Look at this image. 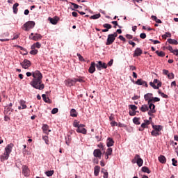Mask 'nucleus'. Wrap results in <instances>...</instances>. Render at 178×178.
<instances>
[{
    "label": "nucleus",
    "instance_id": "nucleus-1",
    "mask_svg": "<svg viewBox=\"0 0 178 178\" xmlns=\"http://www.w3.org/2000/svg\"><path fill=\"white\" fill-rule=\"evenodd\" d=\"M26 74L27 77H30V76L33 77L32 81L30 82L31 87L36 90H44L45 88V85L42 83V74L40 71L36 70L32 73L28 72Z\"/></svg>",
    "mask_w": 178,
    "mask_h": 178
},
{
    "label": "nucleus",
    "instance_id": "nucleus-2",
    "mask_svg": "<svg viewBox=\"0 0 178 178\" xmlns=\"http://www.w3.org/2000/svg\"><path fill=\"white\" fill-rule=\"evenodd\" d=\"M145 101H148L150 111L148 112L149 116H152V113H155V105L152 102H156V97H153L152 93H147L144 96Z\"/></svg>",
    "mask_w": 178,
    "mask_h": 178
},
{
    "label": "nucleus",
    "instance_id": "nucleus-3",
    "mask_svg": "<svg viewBox=\"0 0 178 178\" xmlns=\"http://www.w3.org/2000/svg\"><path fill=\"white\" fill-rule=\"evenodd\" d=\"M13 147H15V145H13V143H10L5 147V152L3 155L0 157L1 162L9 159V155H10V152H12V148H13Z\"/></svg>",
    "mask_w": 178,
    "mask_h": 178
},
{
    "label": "nucleus",
    "instance_id": "nucleus-4",
    "mask_svg": "<svg viewBox=\"0 0 178 178\" xmlns=\"http://www.w3.org/2000/svg\"><path fill=\"white\" fill-rule=\"evenodd\" d=\"M34 26H35V22H34V21H29L24 24V30L25 31H29V30H31V29H34Z\"/></svg>",
    "mask_w": 178,
    "mask_h": 178
},
{
    "label": "nucleus",
    "instance_id": "nucleus-5",
    "mask_svg": "<svg viewBox=\"0 0 178 178\" xmlns=\"http://www.w3.org/2000/svg\"><path fill=\"white\" fill-rule=\"evenodd\" d=\"M20 65L23 69H29L31 66V61L27 59H24L23 62L20 63Z\"/></svg>",
    "mask_w": 178,
    "mask_h": 178
},
{
    "label": "nucleus",
    "instance_id": "nucleus-6",
    "mask_svg": "<svg viewBox=\"0 0 178 178\" xmlns=\"http://www.w3.org/2000/svg\"><path fill=\"white\" fill-rule=\"evenodd\" d=\"M22 175H24L25 177L30 176V169H29L27 165H22Z\"/></svg>",
    "mask_w": 178,
    "mask_h": 178
},
{
    "label": "nucleus",
    "instance_id": "nucleus-7",
    "mask_svg": "<svg viewBox=\"0 0 178 178\" xmlns=\"http://www.w3.org/2000/svg\"><path fill=\"white\" fill-rule=\"evenodd\" d=\"M86 125L81 124L80 127L76 129V133H81L82 134H87V129H86Z\"/></svg>",
    "mask_w": 178,
    "mask_h": 178
},
{
    "label": "nucleus",
    "instance_id": "nucleus-8",
    "mask_svg": "<svg viewBox=\"0 0 178 178\" xmlns=\"http://www.w3.org/2000/svg\"><path fill=\"white\" fill-rule=\"evenodd\" d=\"M96 67L97 70H101V69H106V67H108V65L105 63H102V61H99L96 65Z\"/></svg>",
    "mask_w": 178,
    "mask_h": 178
},
{
    "label": "nucleus",
    "instance_id": "nucleus-9",
    "mask_svg": "<svg viewBox=\"0 0 178 178\" xmlns=\"http://www.w3.org/2000/svg\"><path fill=\"white\" fill-rule=\"evenodd\" d=\"M65 86H67V87H72V86H74L76 84L74 78L72 79H68L65 80Z\"/></svg>",
    "mask_w": 178,
    "mask_h": 178
},
{
    "label": "nucleus",
    "instance_id": "nucleus-10",
    "mask_svg": "<svg viewBox=\"0 0 178 178\" xmlns=\"http://www.w3.org/2000/svg\"><path fill=\"white\" fill-rule=\"evenodd\" d=\"M115 38L111 34L108 35L107 41L106 42V45H112L113 42H115Z\"/></svg>",
    "mask_w": 178,
    "mask_h": 178
},
{
    "label": "nucleus",
    "instance_id": "nucleus-11",
    "mask_svg": "<svg viewBox=\"0 0 178 178\" xmlns=\"http://www.w3.org/2000/svg\"><path fill=\"white\" fill-rule=\"evenodd\" d=\"M135 159H136V163H137L138 166H139V167L143 166V163H144V161L143 160V159H141L140 157V155L136 154Z\"/></svg>",
    "mask_w": 178,
    "mask_h": 178
},
{
    "label": "nucleus",
    "instance_id": "nucleus-12",
    "mask_svg": "<svg viewBox=\"0 0 178 178\" xmlns=\"http://www.w3.org/2000/svg\"><path fill=\"white\" fill-rule=\"evenodd\" d=\"M135 84H137V86H144L145 87H148V84L147 83V81L143 80L142 79H138Z\"/></svg>",
    "mask_w": 178,
    "mask_h": 178
},
{
    "label": "nucleus",
    "instance_id": "nucleus-13",
    "mask_svg": "<svg viewBox=\"0 0 178 178\" xmlns=\"http://www.w3.org/2000/svg\"><path fill=\"white\" fill-rule=\"evenodd\" d=\"M141 55H143V50L140 48L137 47L133 54L134 58H136V56H141Z\"/></svg>",
    "mask_w": 178,
    "mask_h": 178
},
{
    "label": "nucleus",
    "instance_id": "nucleus-14",
    "mask_svg": "<svg viewBox=\"0 0 178 178\" xmlns=\"http://www.w3.org/2000/svg\"><path fill=\"white\" fill-rule=\"evenodd\" d=\"M41 38H42V35L39 33H35L33 37L29 36V40H33V41H39Z\"/></svg>",
    "mask_w": 178,
    "mask_h": 178
},
{
    "label": "nucleus",
    "instance_id": "nucleus-15",
    "mask_svg": "<svg viewBox=\"0 0 178 178\" xmlns=\"http://www.w3.org/2000/svg\"><path fill=\"white\" fill-rule=\"evenodd\" d=\"M93 155L95 158H99V159H101L102 152H101V150L99 149H96L93 152Z\"/></svg>",
    "mask_w": 178,
    "mask_h": 178
},
{
    "label": "nucleus",
    "instance_id": "nucleus-16",
    "mask_svg": "<svg viewBox=\"0 0 178 178\" xmlns=\"http://www.w3.org/2000/svg\"><path fill=\"white\" fill-rule=\"evenodd\" d=\"M19 106H18L19 111H22V109H26L27 105H26V101L20 100L19 101Z\"/></svg>",
    "mask_w": 178,
    "mask_h": 178
},
{
    "label": "nucleus",
    "instance_id": "nucleus-17",
    "mask_svg": "<svg viewBox=\"0 0 178 178\" xmlns=\"http://www.w3.org/2000/svg\"><path fill=\"white\" fill-rule=\"evenodd\" d=\"M140 111L141 112H151V108H149V104L147 105V104H144L142 105V106L140 107Z\"/></svg>",
    "mask_w": 178,
    "mask_h": 178
},
{
    "label": "nucleus",
    "instance_id": "nucleus-18",
    "mask_svg": "<svg viewBox=\"0 0 178 178\" xmlns=\"http://www.w3.org/2000/svg\"><path fill=\"white\" fill-rule=\"evenodd\" d=\"M95 66H97V65H95V63L92 62L88 70L89 73L92 74V73L95 72Z\"/></svg>",
    "mask_w": 178,
    "mask_h": 178
},
{
    "label": "nucleus",
    "instance_id": "nucleus-19",
    "mask_svg": "<svg viewBox=\"0 0 178 178\" xmlns=\"http://www.w3.org/2000/svg\"><path fill=\"white\" fill-rule=\"evenodd\" d=\"M113 144H115V141L112 138H108L106 140V145L107 147H113Z\"/></svg>",
    "mask_w": 178,
    "mask_h": 178
},
{
    "label": "nucleus",
    "instance_id": "nucleus-20",
    "mask_svg": "<svg viewBox=\"0 0 178 178\" xmlns=\"http://www.w3.org/2000/svg\"><path fill=\"white\" fill-rule=\"evenodd\" d=\"M42 129L43 130V132L45 133V134H49V133H51V130H49V127L48 126V124H43Z\"/></svg>",
    "mask_w": 178,
    "mask_h": 178
},
{
    "label": "nucleus",
    "instance_id": "nucleus-21",
    "mask_svg": "<svg viewBox=\"0 0 178 178\" xmlns=\"http://www.w3.org/2000/svg\"><path fill=\"white\" fill-rule=\"evenodd\" d=\"M49 20L51 24H58V22H59V18L58 17H55L54 18L49 17Z\"/></svg>",
    "mask_w": 178,
    "mask_h": 178
},
{
    "label": "nucleus",
    "instance_id": "nucleus-22",
    "mask_svg": "<svg viewBox=\"0 0 178 178\" xmlns=\"http://www.w3.org/2000/svg\"><path fill=\"white\" fill-rule=\"evenodd\" d=\"M148 124H149V120H145V123H143L141 124V128L139 129L140 131H143V130H144V129H145Z\"/></svg>",
    "mask_w": 178,
    "mask_h": 178
},
{
    "label": "nucleus",
    "instance_id": "nucleus-23",
    "mask_svg": "<svg viewBox=\"0 0 178 178\" xmlns=\"http://www.w3.org/2000/svg\"><path fill=\"white\" fill-rule=\"evenodd\" d=\"M101 170V167L96 165L94 168V175L95 176H98L99 175V171Z\"/></svg>",
    "mask_w": 178,
    "mask_h": 178
},
{
    "label": "nucleus",
    "instance_id": "nucleus-24",
    "mask_svg": "<svg viewBox=\"0 0 178 178\" xmlns=\"http://www.w3.org/2000/svg\"><path fill=\"white\" fill-rule=\"evenodd\" d=\"M19 7V3H15L13 6V13L15 15L17 14V12L19 11V9L17 8Z\"/></svg>",
    "mask_w": 178,
    "mask_h": 178
},
{
    "label": "nucleus",
    "instance_id": "nucleus-25",
    "mask_svg": "<svg viewBox=\"0 0 178 178\" xmlns=\"http://www.w3.org/2000/svg\"><path fill=\"white\" fill-rule=\"evenodd\" d=\"M162 130H163V126L157 125L156 126V136H161V134H162V133H161L160 131Z\"/></svg>",
    "mask_w": 178,
    "mask_h": 178
},
{
    "label": "nucleus",
    "instance_id": "nucleus-26",
    "mask_svg": "<svg viewBox=\"0 0 178 178\" xmlns=\"http://www.w3.org/2000/svg\"><path fill=\"white\" fill-rule=\"evenodd\" d=\"M35 48H41V43H40V42H37L36 43L31 46V49H35Z\"/></svg>",
    "mask_w": 178,
    "mask_h": 178
},
{
    "label": "nucleus",
    "instance_id": "nucleus-27",
    "mask_svg": "<svg viewBox=\"0 0 178 178\" xmlns=\"http://www.w3.org/2000/svg\"><path fill=\"white\" fill-rule=\"evenodd\" d=\"M168 44H171L172 45H178V42L177 40H175V39H168Z\"/></svg>",
    "mask_w": 178,
    "mask_h": 178
},
{
    "label": "nucleus",
    "instance_id": "nucleus-28",
    "mask_svg": "<svg viewBox=\"0 0 178 178\" xmlns=\"http://www.w3.org/2000/svg\"><path fill=\"white\" fill-rule=\"evenodd\" d=\"M159 161L160 163H166V157H165L163 155H161L159 156Z\"/></svg>",
    "mask_w": 178,
    "mask_h": 178
},
{
    "label": "nucleus",
    "instance_id": "nucleus-29",
    "mask_svg": "<svg viewBox=\"0 0 178 178\" xmlns=\"http://www.w3.org/2000/svg\"><path fill=\"white\" fill-rule=\"evenodd\" d=\"M70 116H72V118H77V111H76V109L74 108L71 109Z\"/></svg>",
    "mask_w": 178,
    "mask_h": 178
},
{
    "label": "nucleus",
    "instance_id": "nucleus-30",
    "mask_svg": "<svg viewBox=\"0 0 178 178\" xmlns=\"http://www.w3.org/2000/svg\"><path fill=\"white\" fill-rule=\"evenodd\" d=\"M101 172L103 173L104 178H108V170H106L105 168H102Z\"/></svg>",
    "mask_w": 178,
    "mask_h": 178
},
{
    "label": "nucleus",
    "instance_id": "nucleus-31",
    "mask_svg": "<svg viewBox=\"0 0 178 178\" xmlns=\"http://www.w3.org/2000/svg\"><path fill=\"white\" fill-rule=\"evenodd\" d=\"M154 130L151 132L152 136L156 137V125L152 124Z\"/></svg>",
    "mask_w": 178,
    "mask_h": 178
},
{
    "label": "nucleus",
    "instance_id": "nucleus-32",
    "mask_svg": "<svg viewBox=\"0 0 178 178\" xmlns=\"http://www.w3.org/2000/svg\"><path fill=\"white\" fill-rule=\"evenodd\" d=\"M162 37L163 38H164V40H166L168 37L170 38V37H172V33H170V32H166L165 34L162 35Z\"/></svg>",
    "mask_w": 178,
    "mask_h": 178
},
{
    "label": "nucleus",
    "instance_id": "nucleus-33",
    "mask_svg": "<svg viewBox=\"0 0 178 178\" xmlns=\"http://www.w3.org/2000/svg\"><path fill=\"white\" fill-rule=\"evenodd\" d=\"M133 122L134 123V124H140V118L135 117L133 119Z\"/></svg>",
    "mask_w": 178,
    "mask_h": 178
},
{
    "label": "nucleus",
    "instance_id": "nucleus-34",
    "mask_svg": "<svg viewBox=\"0 0 178 178\" xmlns=\"http://www.w3.org/2000/svg\"><path fill=\"white\" fill-rule=\"evenodd\" d=\"M142 172H144V173H151V171H149V169L148 168V167H143L142 168Z\"/></svg>",
    "mask_w": 178,
    "mask_h": 178
},
{
    "label": "nucleus",
    "instance_id": "nucleus-35",
    "mask_svg": "<svg viewBox=\"0 0 178 178\" xmlns=\"http://www.w3.org/2000/svg\"><path fill=\"white\" fill-rule=\"evenodd\" d=\"M155 84H156V79H155L153 82L149 83V86H151V87H153L154 90H156V86Z\"/></svg>",
    "mask_w": 178,
    "mask_h": 178
},
{
    "label": "nucleus",
    "instance_id": "nucleus-36",
    "mask_svg": "<svg viewBox=\"0 0 178 178\" xmlns=\"http://www.w3.org/2000/svg\"><path fill=\"white\" fill-rule=\"evenodd\" d=\"M42 140L45 142V144H47V145H49V139H48V136H42Z\"/></svg>",
    "mask_w": 178,
    "mask_h": 178
},
{
    "label": "nucleus",
    "instance_id": "nucleus-37",
    "mask_svg": "<svg viewBox=\"0 0 178 178\" xmlns=\"http://www.w3.org/2000/svg\"><path fill=\"white\" fill-rule=\"evenodd\" d=\"M158 92H159V95H161V97H162L163 98H168V96L167 95H165V93L162 92L161 91V90H159Z\"/></svg>",
    "mask_w": 178,
    "mask_h": 178
},
{
    "label": "nucleus",
    "instance_id": "nucleus-38",
    "mask_svg": "<svg viewBox=\"0 0 178 178\" xmlns=\"http://www.w3.org/2000/svg\"><path fill=\"white\" fill-rule=\"evenodd\" d=\"M99 17H101V14H96V15H92L90 17V19H99Z\"/></svg>",
    "mask_w": 178,
    "mask_h": 178
},
{
    "label": "nucleus",
    "instance_id": "nucleus-39",
    "mask_svg": "<svg viewBox=\"0 0 178 178\" xmlns=\"http://www.w3.org/2000/svg\"><path fill=\"white\" fill-rule=\"evenodd\" d=\"M113 149L111 147H108L105 153V155H112Z\"/></svg>",
    "mask_w": 178,
    "mask_h": 178
},
{
    "label": "nucleus",
    "instance_id": "nucleus-40",
    "mask_svg": "<svg viewBox=\"0 0 178 178\" xmlns=\"http://www.w3.org/2000/svg\"><path fill=\"white\" fill-rule=\"evenodd\" d=\"M103 27L104 29H107V30H111V29H112V25H111L110 24H103Z\"/></svg>",
    "mask_w": 178,
    "mask_h": 178
},
{
    "label": "nucleus",
    "instance_id": "nucleus-41",
    "mask_svg": "<svg viewBox=\"0 0 178 178\" xmlns=\"http://www.w3.org/2000/svg\"><path fill=\"white\" fill-rule=\"evenodd\" d=\"M73 126L74 127H76L77 129H79V127L81 126V124H80V122L74 121L73 123Z\"/></svg>",
    "mask_w": 178,
    "mask_h": 178
},
{
    "label": "nucleus",
    "instance_id": "nucleus-42",
    "mask_svg": "<svg viewBox=\"0 0 178 178\" xmlns=\"http://www.w3.org/2000/svg\"><path fill=\"white\" fill-rule=\"evenodd\" d=\"M42 97L43 99V101H44V102H49V98L47 97V95L45 94L42 95Z\"/></svg>",
    "mask_w": 178,
    "mask_h": 178
},
{
    "label": "nucleus",
    "instance_id": "nucleus-43",
    "mask_svg": "<svg viewBox=\"0 0 178 178\" xmlns=\"http://www.w3.org/2000/svg\"><path fill=\"white\" fill-rule=\"evenodd\" d=\"M156 54L158 55V56H160V58H163V56H165V52L163 51H156Z\"/></svg>",
    "mask_w": 178,
    "mask_h": 178
},
{
    "label": "nucleus",
    "instance_id": "nucleus-44",
    "mask_svg": "<svg viewBox=\"0 0 178 178\" xmlns=\"http://www.w3.org/2000/svg\"><path fill=\"white\" fill-rule=\"evenodd\" d=\"M45 175L48 176V177H50V176L54 175V170L47 171L45 172Z\"/></svg>",
    "mask_w": 178,
    "mask_h": 178
},
{
    "label": "nucleus",
    "instance_id": "nucleus-45",
    "mask_svg": "<svg viewBox=\"0 0 178 178\" xmlns=\"http://www.w3.org/2000/svg\"><path fill=\"white\" fill-rule=\"evenodd\" d=\"M31 55H37V54H38V51L35 49H32L30 51Z\"/></svg>",
    "mask_w": 178,
    "mask_h": 178
},
{
    "label": "nucleus",
    "instance_id": "nucleus-46",
    "mask_svg": "<svg viewBox=\"0 0 178 178\" xmlns=\"http://www.w3.org/2000/svg\"><path fill=\"white\" fill-rule=\"evenodd\" d=\"M74 80L75 81V84L77 81H79V83H84V81L83 80L82 78H79V79L74 78Z\"/></svg>",
    "mask_w": 178,
    "mask_h": 178
},
{
    "label": "nucleus",
    "instance_id": "nucleus-47",
    "mask_svg": "<svg viewBox=\"0 0 178 178\" xmlns=\"http://www.w3.org/2000/svg\"><path fill=\"white\" fill-rule=\"evenodd\" d=\"M76 55H77L80 62H84V58L80 54H77Z\"/></svg>",
    "mask_w": 178,
    "mask_h": 178
},
{
    "label": "nucleus",
    "instance_id": "nucleus-48",
    "mask_svg": "<svg viewBox=\"0 0 178 178\" xmlns=\"http://www.w3.org/2000/svg\"><path fill=\"white\" fill-rule=\"evenodd\" d=\"M58 108H53L52 110H51V113H52V115H55L56 113H58Z\"/></svg>",
    "mask_w": 178,
    "mask_h": 178
},
{
    "label": "nucleus",
    "instance_id": "nucleus-49",
    "mask_svg": "<svg viewBox=\"0 0 178 178\" xmlns=\"http://www.w3.org/2000/svg\"><path fill=\"white\" fill-rule=\"evenodd\" d=\"M70 3L74 7V9H79V8H80V6L77 5L75 3L70 2Z\"/></svg>",
    "mask_w": 178,
    "mask_h": 178
},
{
    "label": "nucleus",
    "instance_id": "nucleus-50",
    "mask_svg": "<svg viewBox=\"0 0 178 178\" xmlns=\"http://www.w3.org/2000/svg\"><path fill=\"white\" fill-rule=\"evenodd\" d=\"M168 78L170 79H175V74L174 73H170L168 75Z\"/></svg>",
    "mask_w": 178,
    "mask_h": 178
},
{
    "label": "nucleus",
    "instance_id": "nucleus-51",
    "mask_svg": "<svg viewBox=\"0 0 178 178\" xmlns=\"http://www.w3.org/2000/svg\"><path fill=\"white\" fill-rule=\"evenodd\" d=\"M5 109L7 111V113L8 112H13V108L12 107H9L8 106L5 108Z\"/></svg>",
    "mask_w": 178,
    "mask_h": 178
},
{
    "label": "nucleus",
    "instance_id": "nucleus-52",
    "mask_svg": "<svg viewBox=\"0 0 178 178\" xmlns=\"http://www.w3.org/2000/svg\"><path fill=\"white\" fill-rule=\"evenodd\" d=\"M109 120H110V122L115 121V115L111 114V115L109 116Z\"/></svg>",
    "mask_w": 178,
    "mask_h": 178
},
{
    "label": "nucleus",
    "instance_id": "nucleus-53",
    "mask_svg": "<svg viewBox=\"0 0 178 178\" xmlns=\"http://www.w3.org/2000/svg\"><path fill=\"white\" fill-rule=\"evenodd\" d=\"M111 127H115V126H118V123L116 121H111L110 123Z\"/></svg>",
    "mask_w": 178,
    "mask_h": 178
},
{
    "label": "nucleus",
    "instance_id": "nucleus-54",
    "mask_svg": "<svg viewBox=\"0 0 178 178\" xmlns=\"http://www.w3.org/2000/svg\"><path fill=\"white\" fill-rule=\"evenodd\" d=\"M173 166H177V161L175 159H172Z\"/></svg>",
    "mask_w": 178,
    "mask_h": 178
},
{
    "label": "nucleus",
    "instance_id": "nucleus-55",
    "mask_svg": "<svg viewBox=\"0 0 178 178\" xmlns=\"http://www.w3.org/2000/svg\"><path fill=\"white\" fill-rule=\"evenodd\" d=\"M165 48H166V49H168V51H170L172 54L173 47H172V46L169 45L168 47H166Z\"/></svg>",
    "mask_w": 178,
    "mask_h": 178
},
{
    "label": "nucleus",
    "instance_id": "nucleus-56",
    "mask_svg": "<svg viewBox=\"0 0 178 178\" xmlns=\"http://www.w3.org/2000/svg\"><path fill=\"white\" fill-rule=\"evenodd\" d=\"M97 147H98L99 148H101V149H102L103 151L105 150V147H104V145H103L102 143H99V144L97 145Z\"/></svg>",
    "mask_w": 178,
    "mask_h": 178
},
{
    "label": "nucleus",
    "instance_id": "nucleus-57",
    "mask_svg": "<svg viewBox=\"0 0 178 178\" xmlns=\"http://www.w3.org/2000/svg\"><path fill=\"white\" fill-rule=\"evenodd\" d=\"M129 106L132 111H137V106L136 105H130Z\"/></svg>",
    "mask_w": 178,
    "mask_h": 178
},
{
    "label": "nucleus",
    "instance_id": "nucleus-58",
    "mask_svg": "<svg viewBox=\"0 0 178 178\" xmlns=\"http://www.w3.org/2000/svg\"><path fill=\"white\" fill-rule=\"evenodd\" d=\"M140 37L143 40H144V39L147 38V35H146L145 33H140Z\"/></svg>",
    "mask_w": 178,
    "mask_h": 178
},
{
    "label": "nucleus",
    "instance_id": "nucleus-59",
    "mask_svg": "<svg viewBox=\"0 0 178 178\" xmlns=\"http://www.w3.org/2000/svg\"><path fill=\"white\" fill-rule=\"evenodd\" d=\"M119 40H121V41H123V42H126V38H124V37H123V35H120L118 37Z\"/></svg>",
    "mask_w": 178,
    "mask_h": 178
},
{
    "label": "nucleus",
    "instance_id": "nucleus-60",
    "mask_svg": "<svg viewBox=\"0 0 178 178\" xmlns=\"http://www.w3.org/2000/svg\"><path fill=\"white\" fill-rule=\"evenodd\" d=\"M130 116H136V111H129Z\"/></svg>",
    "mask_w": 178,
    "mask_h": 178
},
{
    "label": "nucleus",
    "instance_id": "nucleus-61",
    "mask_svg": "<svg viewBox=\"0 0 178 178\" xmlns=\"http://www.w3.org/2000/svg\"><path fill=\"white\" fill-rule=\"evenodd\" d=\"M129 45H132V47L134 48V47H136V43L131 40L129 41Z\"/></svg>",
    "mask_w": 178,
    "mask_h": 178
},
{
    "label": "nucleus",
    "instance_id": "nucleus-62",
    "mask_svg": "<svg viewBox=\"0 0 178 178\" xmlns=\"http://www.w3.org/2000/svg\"><path fill=\"white\" fill-rule=\"evenodd\" d=\"M112 24H114V29H116V26L118 25V21H113L111 22Z\"/></svg>",
    "mask_w": 178,
    "mask_h": 178
},
{
    "label": "nucleus",
    "instance_id": "nucleus-63",
    "mask_svg": "<svg viewBox=\"0 0 178 178\" xmlns=\"http://www.w3.org/2000/svg\"><path fill=\"white\" fill-rule=\"evenodd\" d=\"M163 74L165 76H168V74H169V71L168 70H163Z\"/></svg>",
    "mask_w": 178,
    "mask_h": 178
},
{
    "label": "nucleus",
    "instance_id": "nucleus-64",
    "mask_svg": "<svg viewBox=\"0 0 178 178\" xmlns=\"http://www.w3.org/2000/svg\"><path fill=\"white\" fill-rule=\"evenodd\" d=\"M172 54H174V55H176V56H177L178 55V49H175L172 51Z\"/></svg>",
    "mask_w": 178,
    "mask_h": 178
}]
</instances>
